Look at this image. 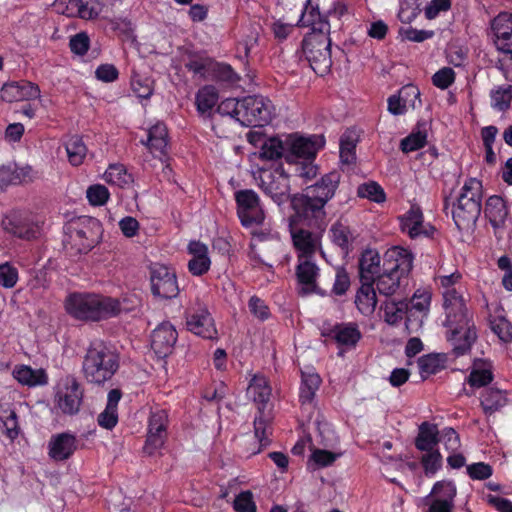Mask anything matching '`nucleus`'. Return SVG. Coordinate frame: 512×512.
<instances>
[{
    "mask_svg": "<svg viewBox=\"0 0 512 512\" xmlns=\"http://www.w3.org/2000/svg\"><path fill=\"white\" fill-rule=\"evenodd\" d=\"M256 178L259 187L270 196L275 203L281 205L290 199L289 177L282 165L275 169H260Z\"/></svg>",
    "mask_w": 512,
    "mask_h": 512,
    "instance_id": "nucleus-8",
    "label": "nucleus"
},
{
    "mask_svg": "<svg viewBox=\"0 0 512 512\" xmlns=\"http://www.w3.org/2000/svg\"><path fill=\"white\" fill-rule=\"evenodd\" d=\"M302 50L317 75L324 76L330 71L332 59L329 34H308L302 41Z\"/></svg>",
    "mask_w": 512,
    "mask_h": 512,
    "instance_id": "nucleus-7",
    "label": "nucleus"
},
{
    "mask_svg": "<svg viewBox=\"0 0 512 512\" xmlns=\"http://www.w3.org/2000/svg\"><path fill=\"white\" fill-rule=\"evenodd\" d=\"M168 414L163 409L152 411L148 420V429L143 450L148 455L161 449L167 439Z\"/></svg>",
    "mask_w": 512,
    "mask_h": 512,
    "instance_id": "nucleus-17",
    "label": "nucleus"
},
{
    "mask_svg": "<svg viewBox=\"0 0 512 512\" xmlns=\"http://www.w3.org/2000/svg\"><path fill=\"white\" fill-rule=\"evenodd\" d=\"M18 281V270L10 263L0 264V286L3 288H13Z\"/></svg>",
    "mask_w": 512,
    "mask_h": 512,
    "instance_id": "nucleus-57",
    "label": "nucleus"
},
{
    "mask_svg": "<svg viewBox=\"0 0 512 512\" xmlns=\"http://www.w3.org/2000/svg\"><path fill=\"white\" fill-rule=\"evenodd\" d=\"M65 309L77 320L98 322L118 316L121 302L102 294L72 293L65 300Z\"/></svg>",
    "mask_w": 512,
    "mask_h": 512,
    "instance_id": "nucleus-4",
    "label": "nucleus"
},
{
    "mask_svg": "<svg viewBox=\"0 0 512 512\" xmlns=\"http://www.w3.org/2000/svg\"><path fill=\"white\" fill-rule=\"evenodd\" d=\"M455 72L450 67L439 69L432 77V83L435 87L445 90L449 88L455 81Z\"/></svg>",
    "mask_w": 512,
    "mask_h": 512,
    "instance_id": "nucleus-56",
    "label": "nucleus"
},
{
    "mask_svg": "<svg viewBox=\"0 0 512 512\" xmlns=\"http://www.w3.org/2000/svg\"><path fill=\"white\" fill-rule=\"evenodd\" d=\"M104 180L109 184L123 188L132 182V177L124 165L111 164L104 173Z\"/></svg>",
    "mask_w": 512,
    "mask_h": 512,
    "instance_id": "nucleus-42",
    "label": "nucleus"
},
{
    "mask_svg": "<svg viewBox=\"0 0 512 512\" xmlns=\"http://www.w3.org/2000/svg\"><path fill=\"white\" fill-rule=\"evenodd\" d=\"M291 206L294 215L290 217L289 222L307 225L310 228L321 229L324 225L326 212L323 205L309 199L305 194H296L291 197Z\"/></svg>",
    "mask_w": 512,
    "mask_h": 512,
    "instance_id": "nucleus-9",
    "label": "nucleus"
},
{
    "mask_svg": "<svg viewBox=\"0 0 512 512\" xmlns=\"http://www.w3.org/2000/svg\"><path fill=\"white\" fill-rule=\"evenodd\" d=\"M241 105H242V100L228 98V99L223 100L218 105L217 112L221 115H229L241 123V112H240Z\"/></svg>",
    "mask_w": 512,
    "mask_h": 512,
    "instance_id": "nucleus-60",
    "label": "nucleus"
},
{
    "mask_svg": "<svg viewBox=\"0 0 512 512\" xmlns=\"http://www.w3.org/2000/svg\"><path fill=\"white\" fill-rule=\"evenodd\" d=\"M398 94L402 98L403 103L407 105V107L416 108L417 103L418 106L421 105L420 90L414 84H407L403 86L399 90Z\"/></svg>",
    "mask_w": 512,
    "mask_h": 512,
    "instance_id": "nucleus-58",
    "label": "nucleus"
},
{
    "mask_svg": "<svg viewBox=\"0 0 512 512\" xmlns=\"http://www.w3.org/2000/svg\"><path fill=\"white\" fill-rule=\"evenodd\" d=\"M79 12L77 17L85 20H91L98 17L100 13V3L98 0H79Z\"/></svg>",
    "mask_w": 512,
    "mask_h": 512,
    "instance_id": "nucleus-61",
    "label": "nucleus"
},
{
    "mask_svg": "<svg viewBox=\"0 0 512 512\" xmlns=\"http://www.w3.org/2000/svg\"><path fill=\"white\" fill-rule=\"evenodd\" d=\"M66 152L68 155L69 162L78 166L82 164L83 159L86 156L87 148L82 140L77 135L70 137L66 142Z\"/></svg>",
    "mask_w": 512,
    "mask_h": 512,
    "instance_id": "nucleus-44",
    "label": "nucleus"
},
{
    "mask_svg": "<svg viewBox=\"0 0 512 512\" xmlns=\"http://www.w3.org/2000/svg\"><path fill=\"white\" fill-rule=\"evenodd\" d=\"M214 78L218 81L225 82L228 84H236L240 77L228 64L217 63L213 66Z\"/></svg>",
    "mask_w": 512,
    "mask_h": 512,
    "instance_id": "nucleus-54",
    "label": "nucleus"
},
{
    "mask_svg": "<svg viewBox=\"0 0 512 512\" xmlns=\"http://www.w3.org/2000/svg\"><path fill=\"white\" fill-rule=\"evenodd\" d=\"M357 196L360 198L368 199L377 204L386 201V193L384 189L379 183L375 181H369L360 184L357 188Z\"/></svg>",
    "mask_w": 512,
    "mask_h": 512,
    "instance_id": "nucleus-45",
    "label": "nucleus"
},
{
    "mask_svg": "<svg viewBox=\"0 0 512 512\" xmlns=\"http://www.w3.org/2000/svg\"><path fill=\"white\" fill-rule=\"evenodd\" d=\"M480 403L485 414H493L507 404V396L504 391L489 387L481 393Z\"/></svg>",
    "mask_w": 512,
    "mask_h": 512,
    "instance_id": "nucleus-35",
    "label": "nucleus"
},
{
    "mask_svg": "<svg viewBox=\"0 0 512 512\" xmlns=\"http://www.w3.org/2000/svg\"><path fill=\"white\" fill-rule=\"evenodd\" d=\"M319 274V268L312 261V258L298 259L296 267V276L298 283L301 285L299 293L308 295L318 292L316 287V279Z\"/></svg>",
    "mask_w": 512,
    "mask_h": 512,
    "instance_id": "nucleus-28",
    "label": "nucleus"
},
{
    "mask_svg": "<svg viewBox=\"0 0 512 512\" xmlns=\"http://www.w3.org/2000/svg\"><path fill=\"white\" fill-rule=\"evenodd\" d=\"M414 263V254L407 248L393 246L383 256L382 272L375 277L381 295H395L408 285Z\"/></svg>",
    "mask_w": 512,
    "mask_h": 512,
    "instance_id": "nucleus-2",
    "label": "nucleus"
},
{
    "mask_svg": "<svg viewBox=\"0 0 512 512\" xmlns=\"http://www.w3.org/2000/svg\"><path fill=\"white\" fill-rule=\"evenodd\" d=\"M39 96V86L26 80L6 83L1 89L2 100L9 103L17 101H28L36 99Z\"/></svg>",
    "mask_w": 512,
    "mask_h": 512,
    "instance_id": "nucleus-25",
    "label": "nucleus"
},
{
    "mask_svg": "<svg viewBox=\"0 0 512 512\" xmlns=\"http://www.w3.org/2000/svg\"><path fill=\"white\" fill-rule=\"evenodd\" d=\"M339 157L342 171L349 172L352 163V131L349 128L340 137Z\"/></svg>",
    "mask_w": 512,
    "mask_h": 512,
    "instance_id": "nucleus-46",
    "label": "nucleus"
},
{
    "mask_svg": "<svg viewBox=\"0 0 512 512\" xmlns=\"http://www.w3.org/2000/svg\"><path fill=\"white\" fill-rule=\"evenodd\" d=\"M407 303L409 304L410 313L417 311L425 315L431 304V293L427 289H417Z\"/></svg>",
    "mask_w": 512,
    "mask_h": 512,
    "instance_id": "nucleus-50",
    "label": "nucleus"
},
{
    "mask_svg": "<svg viewBox=\"0 0 512 512\" xmlns=\"http://www.w3.org/2000/svg\"><path fill=\"white\" fill-rule=\"evenodd\" d=\"M177 341V331L170 323H162L151 334V348L161 358L172 353Z\"/></svg>",
    "mask_w": 512,
    "mask_h": 512,
    "instance_id": "nucleus-24",
    "label": "nucleus"
},
{
    "mask_svg": "<svg viewBox=\"0 0 512 512\" xmlns=\"http://www.w3.org/2000/svg\"><path fill=\"white\" fill-rule=\"evenodd\" d=\"M102 233L100 221L87 218L79 221L71 229L73 248L80 254L88 253L98 242Z\"/></svg>",
    "mask_w": 512,
    "mask_h": 512,
    "instance_id": "nucleus-13",
    "label": "nucleus"
},
{
    "mask_svg": "<svg viewBox=\"0 0 512 512\" xmlns=\"http://www.w3.org/2000/svg\"><path fill=\"white\" fill-rule=\"evenodd\" d=\"M76 449V437L67 432L53 435L48 443V455L54 461L69 459Z\"/></svg>",
    "mask_w": 512,
    "mask_h": 512,
    "instance_id": "nucleus-26",
    "label": "nucleus"
},
{
    "mask_svg": "<svg viewBox=\"0 0 512 512\" xmlns=\"http://www.w3.org/2000/svg\"><path fill=\"white\" fill-rule=\"evenodd\" d=\"M188 252L192 258L188 262V270L194 276H201L208 272L211 260L208 256V247L200 241H191Z\"/></svg>",
    "mask_w": 512,
    "mask_h": 512,
    "instance_id": "nucleus-29",
    "label": "nucleus"
},
{
    "mask_svg": "<svg viewBox=\"0 0 512 512\" xmlns=\"http://www.w3.org/2000/svg\"><path fill=\"white\" fill-rule=\"evenodd\" d=\"M467 474L472 480H486L493 474L491 465L485 462H477L467 466Z\"/></svg>",
    "mask_w": 512,
    "mask_h": 512,
    "instance_id": "nucleus-63",
    "label": "nucleus"
},
{
    "mask_svg": "<svg viewBox=\"0 0 512 512\" xmlns=\"http://www.w3.org/2000/svg\"><path fill=\"white\" fill-rule=\"evenodd\" d=\"M485 217L494 229L501 228L505 225L508 217V207L501 196L492 195L485 203Z\"/></svg>",
    "mask_w": 512,
    "mask_h": 512,
    "instance_id": "nucleus-31",
    "label": "nucleus"
},
{
    "mask_svg": "<svg viewBox=\"0 0 512 512\" xmlns=\"http://www.w3.org/2000/svg\"><path fill=\"white\" fill-rule=\"evenodd\" d=\"M320 335L332 340L338 347L337 355L344 357V354L352 347V323L323 322L319 327Z\"/></svg>",
    "mask_w": 512,
    "mask_h": 512,
    "instance_id": "nucleus-22",
    "label": "nucleus"
},
{
    "mask_svg": "<svg viewBox=\"0 0 512 512\" xmlns=\"http://www.w3.org/2000/svg\"><path fill=\"white\" fill-rule=\"evenodd\" d=\"M420 463L427 477H433L443 465V457L438 449L425 451Z\"/></svg>",
    "mask_w": 512,
    "mask_h": 512,
    "instance_id": "nucleus-48",
    "label": "nucleus"
},
{
    "mask_svg": "<svg viewBox=\"0 0 512 512\" xmlns=\"http://www.w3.org/2000/svg\"><path fill=\"white\" fill-rule=\"evenodd\" d=\"M237 214L243 226L250 227L261 224L264 221V212L260 206L258 195L250 189L240 190L235 193Z\"/></svg>",
    "mask_w": 512,
    "mask_h": 512,
    "instance_id": "nucleus-16",
    "label": "nucleus"
},
{
    "mask_svg": "<svg viewBox=\"0 0 512 512\" xmlns=\"http://www.w3.org/2000/svg\"><path fill=\"white\" fill-rule=\"evenodd\" d=\"M0 420L5 428V435L10 440H15L20 433L18 416L15 410L11 408L2 409L0 412Z\"/></svg>",
    "mask_w": 512,
    "mask_h": 512,
    "instance_id": "nucleus-49",
    "label": "nucleus"
},
{
    "mask_svg": "<svg viewBox=\"0 0 512 512\" xmlns=\"http://www.w3.org/2000/svg\"><path fill=\"white\" fill-rule=\"evenodd\" d=\"M2 225L8 233L30 241L41 236L43 222L32 213L13 211L3 219Z\"/></svg>",
    "mask_w": 512,
    "mask_h": 512,
    "instance_id": "nucleus-11",
    "label": "nucleus"
},
{
    "mask_svg": "<svg viewBox=\"0 0 512 512\" xmlns=\"http://www.w3.org/2000/svg\"><path fill=\"white\" fill-rule=\"evenodd\" d=\"M440 442V432L436 424L428 421L422 422L418 427V434L414 440V445L421 452L437 449Z\"/></svg>",
    "mask_w": 512,
    "mask_h": 512,
    "instance_id": "nucleus-32",
    "label": "nucleus"
},
{
    "mask_svg": "<svg viewBox=\"0 0 512 512\" xmlns=\"http://www.w3.org/2000/svg\"><path fill=\"white\" fill-rule=\"evenodd\" d=\"M330 233L333 243L341 249L342 255L348 256L351 236L350 227L341 222H336L331 226Z\"/></svg>",
    "mask_w": 512,
    "mask_h": 512,
    "instance_id": "nucleus-43",
    "label": "nucleus"
},
{
    "mask_svg": "<svg viewBox=\"0 0 512 512\" xmlns=\"http://www.w3.org/2000/svg\"><path fill=\"white\" fill-rule=\"evenodd\" d=\"M483 186L477 178H468L458 194L444 198V211L450 209L453 221L459 230H467L477 222L482 210Z\"/></svg>",
    "mask_w": 512,
    "mask_h": 512,
    "instance_id": "nucleus-3",
    "label": "nucleus"
},
{
    "mask_svg": "<svg viewBox=\"0 0 512 512\" xmlns=\"http://www.w3.org/2000/svg\"><path fill=\"white\" fill-rule=\"evenodd\" d=\"M427 144V130L425 122H418L416 129L403 138L400 149L403 153H410L422 149Z\"/></svg>",
    "mask_w": 512,
    "mask_h": 512,
    "instance_id": "nucleus-37",
    "label": "nucleus"
},
{
    "mask_svg": "<svg viewBox=\"0 0 512 512\" xmlns=\"http://www.w3.org/2000/svg\"><path fill=\"white\" fill-rule=\"evenodd\" d=\"M338 455L326 450L315 449L310 456L309 463L314 469L331 465Z\"/></svg>",
    "mask_w": 512,
    "mask_h": 512,
    "instance_id": "nucleus-59",
    "label": "nucleus"
},
{
    "mask_svg": "<svg viewBox=\"0 0 512 512\" xmlns=\"http://www.w3.org/2000/svg\"><path fill=\"white\" fill-rule=\"evenodd\" d=\"M443 309V326L447 328L446 337L453 346V354L456 357L469 354L478 339V331L463 295L457 290L443 292Z\"/></svg>",
    "mask_w": 512,
    "mask_h": 512,
    "instance_id": "nucleus-1",
    "label": "nucleus"
},
{
    "mask_svg": "<svg viewBox=\"0 0 512 512\" xmlns=\"http://www.w3.org/2000/svg\"><path fill=\"white\" fill-rule=\"evenodd\" d=\"M305 225L289 222V228L298 259L313 258L320 247V234L308 230Z\"/></svg>",
    "mask_w": 512,
    "mask_h": 512,
    "instance_id": "nucleus-20",
    "label": "nucleus"
},
{
    "mask_svg": "<svg viewBox=\"0 0 512 512\" xmlns=\"http://www.w3.org/2000/svg\"><path fill=\"white\" fill-rule=\"evenodd\" d=\"M446 356L444 354L431 353L421 356L417 363L422 379L435 375L445 368Z\"/></svg>",
    "mask_w": 512,
    "mask_h": 512,
    "instance_id": "nucleus-38",
    "label": "nucleus"
},
{
    "mask_svg": "<svg viewBox=\"0 0 512 512\" xmlns=\"http://www.w3.org/2000/svg\"><path fill=\"white\" fill-rule=\"evenodd\" d=\"M283 143L278 138H269L264 140L261 145L260 158L266 160H276L283 156Z\"/></svg>",
    "mask_w": 512,
    "mask_h": 512,
    "instance_id": "nucleus-51",
    "label": "nucleus"
},
{
    "mask_svg": "<svg viewBox=\"0 0 512 512\" xmlns=\"http://www.w3.org/2000/svg\"><path fill=\"white\" fill-rule=\"evenodd\" d=\"M492 106L498 111H506L512 101V85H502L490 93Z\"/></svg>",
    "mask_w": 512,
    "mask_h": 512,
    "instance_id": "nucleus-47",
    "label": "nucleus"
},
{
    "mask_svg": "<svg viewBox=\"0 0 512 512\" xmlns=\"http://www.w3.org/2000/svg\"><path fill=\"white\" fill-rule=\"evenodd\" d=\"M340 173L332 171L324 175L320 181L306 188L303 194L309 199H313L316 203L323 206L334 196L336 188L340 182Z\"/></svg>",
    "mask_w": 512,
    "mask_h": 512,
    "instance_id": "nucleus-23",
    "label": "nucleus"
},
{
    "mask_svg": "<svg viewBox=\"0 0 512 512\" xmlns=\"http://www.w3.org/2000/svg\"><path fill=\"white\" fill-rule=\"evenodd\" d=\"M493 379L494 375L490 369H473L468 376V384L480 388L490 384Z\"/></svg>",
    "mask_w": 512,
    "mask_h": 512,
    "instance_id": "nucleus-55",
    "label": "nucleus"
},
{
    "mask_svg": "<svg viewBox=\"0 0 512 512\" xmlns=\"http://www.w3.org/2000/svg\"><path fill=\"white\" fill-rule=\"evenodd\" d=\"M118 368V356L111 348L102 341L91 343L82 363V372L88 382L104 384L113 377Z\"/></svg>",
    "mask_w": 512,
    "mask_h": 512,
    "instance_id": "nucleus-5",
    "label": "nucleus"
},
{
    "mask_svg": "<svg viewBox=\"0 0 512 512\" xmlns=\"http://www.w3.org/2000/svg\"><path fill=\"white\" fill-rule=\"evenodd\" d=\"M491 29L495 36V43L506 41L507 36L512 33V13L502 12L491 22Z\"/></svg>",
    "mask_w": 512,
    "mask_h": 512,
    "instance_id": "nucleus-40",
    "label": "nucleus"
},
{
    "mask_svg": "<svg viewBox=\"0 0 512 512\" xmlns=\"http://www.w3.org/2000/svg\"><path fill=\"white\" fill-rule=\"evenodd\" d=\"M152 294L163 299H172L179 293L176 273L169 267L156 263L150 267Z\"/></svg>",
    "mask_w": 512,
    "mask_h": 512,
    "instance_id": "nucleus-14",
    "label": "nucleus"
},
{
    "mask_svg": "<svg viewBox=\"0 0 512 512\" xmlns=\"http://www.w3.org/2000/svg\"><path fill=\"white\" fill-rule=\"evenodd\" d=\"M272 102L261 95L247 96L242 99L240 106L241 124L243 126H265L274 116Z\"/></svg>",
    "mask_w": 512,
    "mask_h": 512,
    "instance_id": "nucleus-10",
    "label": "nucleus"
},
{
    "mask_svg": "<svg viewBox=\"0 0 512 512\" xmlns=\"http://www.w3.org/2000/svg\"><path fill=\"white\" fill-rule=\"evenodd\" d=\"M297 26L310 27L311 32L309 34L330 33L329 22L321 15L318 4L314 5L312 0H307V4L297 22Z\"/></svg>",
    "mask_w": 512,
    "mask_h": 512,
    "instance_id": "nucleus-27",
    "label": "nucleus"
},
{
    "mask_svg": "<svg viewBox=\"0 0 512 512\" xmlns=\"http://www.w3.org/2000/svg\"><path fill=\"white\" fill-rule=\"evenodd\" d=\"M248 308L250 313L260 321H265L270 316L269 307L266 305L264 300L256 295L249 299Z\"/></svg>",
    "mask_w": 512,
    "mask_h": 512,
    "instance_id": "nucleus-62",
    "label": "nucleus"
},
{
    "mask_svg": "<svg viewBox=\"0 0 512 512\" xmlns=\"http://www.w3.org/2000/svg\"><path fill=\"white\" fill-rule=\"evenodd\" d=\"M83 390L74 376L67 375L61 380L56 401L60 410L65 414H76L81 406Z\"/></svg>",
    "mask_w": 512,
    "mask_h": 512,
    "instance_id": "nucleus-18",
    "label": "nucleus"
},
{
    "mask_svg": "<svg viewBox=\"0 0 512 512\" xmlns=\"http://www.w3.org/2000/svg\"><path fill=\"white\" fill-rule=\"evenodd\" d=\"M234 509L237 512H256L253 494L250 491L241 492L234 500Z\"/></svg>",
    "mask_w": 512,
    "mask_h": 512,
    "instance_id": "nucleus-64",
    "label": "nucleus"
},
{
    "mask_svg": "<svg viewBox=\"0 0 512 512\" xmlns=\"http://www.w3.org/2000/svg\"><path fill=\"white\" fill-rule=\"evenodd\" d=\"M186 326L190 332L204 339H218V331L215 327L214 319L208 308L200 302H197L194 307L188 310Z\"/></svg>",
    "mask_w": 512,
    "mask_h": 512,
    "instance_id": "nucleus-15",
    "label": "nucleus"
},
{
    "mask_svg": "<svg viewBox=\"0 0 512 512\" xmlns=\"http://www.w3.org/2000/svg\"><path fill=\"white\" fill-rule=\"evenodd\" d=\"M325 145L323 135H311L308 137L294 136L289 143V154L286 160L290 163L296 160H314L317 152Z\"/></svg>",
    "mask_w": 512,
    "mask_h": 512,
    "instance_id": "nucleus-19",
    "label": "nucleus"
},
{
    "mask_svg": "<svg viewBox=\"0 0 512 512\" xmlns=\"http://www.w3.org/2000/svg\"><path fill=\"white\" fill-rule=\"evenodd\" d=\"M410 313L409 304L406 301H385L384 316L387 323L395 325L399 323L406 314Z\"/></svg>",
    "mask_w": 512,
    "mask_h": 512,
    "instance_id": "nucleus-41",
    "label": "nucleus"
},
{
    "mask_svg": "<svg viewBox=\"0 0 512 512\" xmlns=\"http://www.w3.org/2000/svg\"><path fill=\"white\" fill-rule=\"evenodd\" d=\"M86 196L89 203L93 206H102L106 204L109 199L108 189L101 184H94L88 187Z\"/></svg>",
    "mask_w": 512,
    "mask_h": 512,
    "instance_id": "nucleus-53",
    "label": "nucleus"
},
{
    "mask_svg": "<svg viewBox=\"0 0 512 512\" xmlns=\"http://www.w3.org/2000/svg\"><path fill=\"white\" fill-rule=\"evenodd\" d=\"M381 257L376 249H365L359 258L358 270L360 281L375 282L381 271Z\"/></svg>",
    "mask_w": 512,
    "mask_h": 512,
    "instance_id": "nucleus-30",
    "label": "nucleus"
},
{
    "mask_svg": "<svg viewBox=\"0 0 512 512\" xmlns=\"http://www.w3.org/2000/svg\"><path fill=\"white\" fill-rule=\"evenodd\" d=\"M13 377L22 385L29 387L46 385L48 376L43 369H33L28 365L15 366Z\"/></svg>",
    "mask_w": 512,
    "mask_h": 512,
    "instance_id": "nucleus-34",
    "label": "nucleus"
},
{
    "mask_svg": "<svg viewBox=\"0 0 512 512\" xmlns=\"http://www.w3.org/2000/svg\"><path fill=\"white\" fill-rule=\"evenodd\" d=\"M322 380L315 372H303L299 400L302 405H311Z\"/></svg>",
    "mask_w": 512,
    "mask_h": 512,
    "instance_id": "nucleus-36",
    "label": "nucleus"
},
{
    "mask_svg": "<svg viewBox=\"0 0 512 512\" xmlns=\"http://www.w3.org/2000/svg\"><path fill=\"white\" fill-rule=\"evenodd\" d=\"M400 228L403 233L411 239L418 237L432 238L436 229L431 224L424 223V216L421 208L417 205H412L410 209L399 217Z\"/></svg>",
    "mask_w": 512,
    "mask_h": 512,
    "instance_id": "nucleus-21",
    "label": "nucleus"
},
{
    "mask_svg": "<svg viewBox=\"0 0 512 512\" xmlns=\"http://www.w3.org/2000/svg\"><path fill=\"white\" fill-rule=\"evenodd\" d=\"M218 91L212 85L202 87L196 94L197 110L201 114L210 112L218 102Z\"/></svg>",
    "mask_w": 512,
    "mask_h": 512,
    "instance_id": "nucleus-39",
    "label": "nucleus"
},
{
    "mask_svg": "<svg viewBox=\"0 0 512 512\" xmlns=\"http://www.w3.org/2000/svg\"><path fill=\"white\" fill-rule=\"evenodd\" d=\"M457 486L453 480L436 481L430 493L422 499L424 512H453Z\"/></svg>",
    "mask_w": 512,
    "mask_h": 512,
    "instance_id": "nucleus-12",
    "label": "nucleus"
},
{
    "mask_svg": "<svg viewBox=\"0 0 512 512\" xmlns=\"http://www.w3.org/2000/svg\"><path fill=\"white\" fill-rule=\"evenodd\" d=\"M247 397L251 399L258 408V414L254 419V434L261 446L269 443L267 429L271 420L270 414L266 412L267 404L272 394V388L268 379L263 374H254L247 387Z\"/></svg>",
    "mask_w": 512,
    "mask_h": 512,
    "instance_id": "nucleus-6",
    "label": "nucleus"
},
{
    "mask_svg": "<svg viewBox=\"0 0 512 512\" xmlns=\"http://www.w3.org/2000/svg\"><path fill=\"white\" fill-rule=\"evenodd\" d=\"M131 87L133 92L139 98L147 99L153 93V82L139 74H134L131 78Z\"/></svg>",
    "mask_w": 512,
    "mask_h": 512,
    "instance_id": "nucleus-52",
    "label": "nucleus"
},
{
    "mask_svg": "<svg viewBox=\"0 0 512 512\" xmlns=\"http://www.w3.org/2000/svg\"><path fill=\"white\" fill-rule=\"evenodd\" d=\"M361 286L357 290L354 304L363 315H371L377 305V296L374 288L375 282L360 281Z\"/></svg>",
    "mask_w": 512,
    "mask_h": 512,
    "instance_id": "nucleus-33",
    "label": "nucleus"
}]
</instances>
